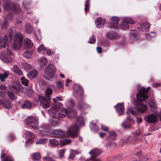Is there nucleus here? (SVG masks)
Returning <instances> with one entry per match:
<instances>
[{
	"mask_svg": "<svg viewBox=\"0 0 161 161\" xmlns=\"http://www.w3.org/2000/svg\"><path fill=\"white\" fill-rule=\"evenodd\" d=\"M40 131V134L42 135H44L46 133L47 131L49 129V127L48 126H44L42 128Z\"/></svg>",
	"mask_w": 161,
	"mask_h": 161,
	"instance_id": "58836bf2",
	"label": "nucleus"
},
{
	"mask_svg": "<svg viewBox=\"0 0 161 161\" xmlns=\"http://www.w3.org/2000/svg\"><path fill=\"white\" fill-rule=\"evenodd\" d=\"M56 72V69L55 66L52 64H49L45 69L44 76L47 79L53 77Z\"/></svg>",
	"mask_w": 161,
	"mask_h": 161,
	"instance_id": "423d86ee",
	"label": "nucleus"
},
{
	"mask_svg": "<svg viewBox=\"0 0 161 161\" xmlns=\"http://www.w3.org/2000/svg\"><path fill=\"white\" fill-rule=\"evenodd\" d=\"M39 101L41 103V105L44 108H47L49 107V102L50 101H49L45 98V97L42 96H38Z\"/></svg>",
	"mask_w": 161,
	"mask_h": 161,
	"instance_id": "f3484780",
	"label": "nucleus"
},
{
	"mask_svg": "<svg viewBox=\"0 0 161 161\" xmlns=\"http://www.w3.org/2000/svg\"><path fill=\"white\" fill-rule=\"evenodd\" d=\"M144 119L147 123L155 124L158 121V116L156 114L153 113L146 116Z\"/></svg>",
	"mask_w": 161,
	"mask_h": 161,
	"instance_id": "9b49d317",
	"label": "nucleus"
},
{
	"mask_svg": "<svg viewBox=\"0 0 161 161\" xmlns=\"http://www.w3.org/2000/svg\"><path fill=\"white\" fill-rule=\"evenodd\" d=\"M25 122L27 125L31 127L34 130H37L39 128L38 120L35 117H28L25 119Z\"/></svg>",
	"mask_w": 161,
	"mask_h": 161,
	"instance_id": "0eeeda50",
	"label": "nucleus"
},
{
	"mask_svg": "<svg viewBox=\"0 0 161 161\" xmlns=\"http://www.w3.org/2000/svg\"><path fill=\"white\" fill-rule=\"evenodd\" d=\"M38 36L37 35V34L36 32H34V35L35 38L37 41H40L42 39V36L41 35V31L40 29L38 30Z\"/></svg>",
	"mask_w": 161,
	"mask_h": 161,
	"instance_id": "5fc2aeb1",
	"label": "nucleus"
},
{
	"mask_svg": "<svg viewBox=\"0 0 161 161\" xmlns=\"http://www.w3.org/2000/svg\"><path fill=\"white\" fill-rule=\"evenodd\" d=\"M33 52L31 51H27L24 52L23 55L24 57L27 58H31Z\"/></svg>",
	"mask_w": 161,
	"mask_h": 161,
	"instance_id": "de8ad7c7",
	"label": "nucleus"
},
{
	"mask_svg": "<svg viewBox=\"0 0 161 161\" xmlns=\"http://www.w3.org/2000/svg\"><path fill=\"white\" fill-rule=\"evenodd\" d=\"M130 38L134 41L137 40L139 38L138 34L134 30H132L130 33Z\"/></svg>",
	"mask_w": 161,
	"mask_h": 161,
	"instance_id": "c85d7f7f",
	"label": "nucleus"
},
{
	"mask_svg": "<svg viewBox=\"0 0 161 161\" xmlns=\"http://www.w3.org/2000/svg\"><path fill=\"white\" fill-rule=\"evenodd\" d=\"M49 142L52 146L56 147L58 146V142L55 139H50L49 140Z\"/></svg>",
	"mask_w": 161,
	"mask_h": 161,
	"instance_id": "c03bdc74",
	"label": "nucleus"
},
{
	"mask_svg": "<svg viewBox=\"0 0 161 161\" xmlns=\"http://www.w3.org/2000/svg\"><path fill=\"white\" fill-rule=\"evenodd\" d=\"M132 134L134 136H138L141 134L140 130L138 129L137 130L134 131L132 133Z\"/></svg>",
	"mask_w": 161,
	"mask_h": 161,
	"instance_id": "052dcab7",
	"label": "nucleus"
},
{
	"mask_svg": "<svg viewBox=\"0 0 161 161\" xmlns=\"http://www.w3.org/2000/svg\"><path fill=\"white\" fill-rule=\"evenodd\" d=\"M67 115H68L69 118H75L76 115V111L75 110L68 111L64 108L61 109L58 114V116L62 118L65 117Z\"/></svg>",
	"mask_w": 161,
	"mask_h": 161,
	"instance_id": "1a4fd4ad",
	"label": "nucleus"
},
{
	"mask_svg": "<svg viewBox=\"0 0 161 161\" xmlns=\"http://www.w3.org/2000/svg\"><path fill=\"white\" fill-rule=\"evenodd\" d=\"M139 25L140 27H138L139 29L143 31H148L150 28V25L146 21L140 23Z\"/></svg>",
	"mask_w": 161,
	"mask_h": 161,
	"instance_id": "412c9836",
	"label": "nucleus"
},
{
	"mask_svg": "<svg viewBox=\"0 0 161 161\" xmlns=\"http://www.w3.org/2000/svg\"><path fill=\"white\" fill-rule=\"evenodd\" d=\"M109 135L107 137L106 140L108 142L106 145V146L108 147H110L112 144V141H114L116 138V134L114 131L109 132Z\"/></svg>",
	"mask_w": 161,
	"mask_h": 161,
	"instance_id": "4468645a",
	"label": "nucleus"
},
{
	"mask_svg": "<svg viewBox=\"0 0 161 161\" xmlns=\"http://www.w3.org/2000/svg\"><path fill=\"white\" fill-rule=\"evenodd\" d=\"M150 89V87H147V88H142L136 94L137 99L139 102L137 103L135 106L137 112L143 113L147 110V108L146 106L142 104L141 102L148 98V96L147 93Z\"/></svg>",
	"mask_w": 161,
	"mask_h": 161,
	"instance_id": "f257e3e1",
	"label": "nucleus"
},
{
	"mask_svg": "<svg viewBox=\"0 0 161 161\" xmlns=\"http://www.w3.org/2000/svg\"><path fill=\"white\" fill-rule=\"evenodd\" d=\"M71 143V140L69 139H64L61 140L60 141V144L61 146L70 144Z\"/></svg>",
	"mask_w": 161,
	"mask_h": 161,
	"instance_id": "c9c22d12",
	"label": "nucleus"
},
{
	"mask_svg": "<svg viewBox=\"0 0 161 161\" xmlns=\"http://www.w3.org/2000/svg\"><path fill=\"white\" fill-rule=\"evenodd\" d=\"M43 161H56L54 158H50L47 156L43 158Z\"/></svg>",
	"mask_w": 161,
	"mask_h": 161,
	"instance_id": "13d9d810",
	"label": "nucleus"
},
{
	"mask_svg": "<svg viewBox=\"0 0 161 161\" xmlns=\"http://www.w3.org/2000/svg\"><path fill=\"white\" fill-rule=\"evenodd\" d=\"M148 104L151 108H155L156 107L155 103L152 100H149Z\"/></svg>",
	"mask_w": 161,
	"mask_h": 161,
	"instance_id": "4d7b16f0",
	"label": "nucleus"
},
{
	"mask_svg": "<svg viewBox=\"0 0 161 161\" xmlns=\"http://www.w3.org/2000/svg\"><path fill=\"white\" fill-rule=\"evenodd\" d=\"M7 21H0V26H2L3 29H6L8 26Z\"/></svg>",
	"mask_w": 161,
	"mask_h": 161,
	"instance_id": "09e8293b",
	"label": "nucleus"
},
{
	"mask_svg": "<svg viewBox=\"0 0 161 161\" xmlns=\"http://www.w3.org/2000/svg\"><path fill=\"white\" fill-rule=\"evenodd\" d=\"M140 161H151V159L147 156H143L140 159Z\"/></svg>",
	"mask_w": 161,
	"mask_h": 161,
	"instance_id": "0e129e2a",
	"label": "nucleus"
},
{
	"mask_svg": "<svg viewBox=\"0 0 161 161\" xmlns=\"http://www.w3.org/2000/svg\"><path fill=\"white\" fill-rule=\"evenodd\" d=\"M9 88L11 91L14 92H23L24 91V87L18 82H14Z\"/></svg>",
	"mask_w": 161,
	"mask_h": 161,
	"instance_id": "f8f14e48",
	"label": "nucleus"
},
{
	"mask_svg": "<svg viewBox=\"0 0 161 161\" xmlns=\"http://www.w3.org/2000/svg\"><path fill=\"white\" fill-rule=\"evenodd\" d=\"M0 105H3V107L7 109H10L12 107L10 102L7 99L3 101L0 100Z\"/></svg>",
	"mask_w": 161,
	"mask_h": 161,
	"instance_id": "5701e85b",
	"label": "nucleus"
},
{
	"mask_svg": "<svg viewBox=\"0 0 161 161\" xmlns=\"http://www.w3.org/2000/svg\"><path fill=\"white\" fill-rule=\"evenodd\" d=\"M134 123V121L133 119L127 117L126 120V123H123L121 124V126L124 129H128L130 128L131 125Z\"/></svg>",
	"mask_w": 161,
	"mask_h": 161,
	"instance_id": "6ab92c4d",
	"label": "nucleus"
},
{
	"mask_svg": "<svg viewBox=\"0 0 161 161\" xmlns=\"http://www.w3.org/2000/svg\"><path fill=\"white\" fill-rule=\"evenodd\" d=\"M77 121L80 125H82L84 124L83 119L81 116H80L77 119Z\"/></svg>",
	"mask_w": 161,
	"mask_h": 161,
	"instance_id": "e2e57ef3",
	"label": "nucleus"
},
{
	"mask_svg": "<svg viewBox=\"0 0 161 161\" xmlns=\"http://www.w3.org/2000/svg\"><path fill=\"white\" fill-rule=\"evenodd\" d=\"M13 14L10 13L7 14L4 18V20H11L13 19Z\"/></svg>",
	"mask_w": 161,
	"mask_h": 161,
	"instance_id": "864d4df0",
	"label": "nucleus"
},
{
	"mask_svg": "<svg viewBox=\"0 0 161 161\" xmlns=\"http://www.w3.org/2000/svg\"><path fill=\"white\" fill-rule=\"evenodd\" d=\"M41 155L39 153H36L33 154L32 157V160L34 161H38L40 160Z\"/></svg>",
	"mask_w": 161,
	"mask_h": 161,
	"instance_id": "4c0bfd02",
	"label": "nucleus"
},
{
	"mask_svg": "<svg viewBox=\"0 0 161 161\" xmlns=\"http://www.w3.org/2000/svg\"><path fill=\"white\" fill-rule=\"evenodd\" d=\"M23 68L26 70H28L32 68L31 66L26 62H23L22 63Z\"/></svg>",
	"mask_w": 161,
	"mask_h": 161,
	"instance_id": "37998d69",
	"label": "nucleus"
},
{
	"mask_svg": "<svg viewBox=\"0 0 161 161\" xmlns=\"http://www.w3.org/2000/svg\"><path fill=\"white\" fill-rule=\"evenodd\" d=\"M24 135L26 138L31 137L33 135V133L29 131L25 130L24 133Z\"/></svg>",
	"mask_w": 161,
	"mask_h": 161,
	"instance_id": "3c124183",
	"label": "nucleus"
},
{
	"mask_svg": "<svg viewBox=\"0 0 161 161\" xmlns=\"http://www.w3.org/2000/svg\"><path fill=\"white\" fill-rule=\"evenodd\" d=\"M8 76V72L7 71L5 72L3 74H0V80L3 82L4 81V79L7 78Z\"/></svg>",
	"mask_w": 161,
	"mask_h": 161,
	"instance_id": "a18cd8bd",
	"label": "nucleus"
},
{
	"mask_svg": "<svg viewBox=\"0 0 161 161\" xmlns=\"http://www.w3.org/2000/svg\"><path fill=\"white\" fill-rule=\"evenodd\" d=\"M90 127L91 130L94 132H98L99 130V128L96 124L93 122H91L90 124Z\"/></svg>",
	"mask_w": 161,
	"mask_h": 161,
	"instance_id": "2f4dec72",
	"label": "nucleus"
},
{
	"mask_svg": "<svg viewBox=\"0 0 161 161\" xmlns=\"http://www.w3.org/2000/svg\"><path fill=\"white\" fill-rule=\"evenodd\" d=\"M37 63L39 66H45L47 64V60L45 57H41L38 59Z\"/></svg>",
	"mask_w": 161,
	"mask_h": 161,
	"instance_id": "bb28decb",
	"label": "nucleus"
},
{
	"mask_svg": "<svg viewBox=\"0 0 161 161\" xmlns=\"http://www.w3.org/2000/svg\"><path fill=\"white\" fill-rule=\"evenodd\" d=\"M83 94V89L81 86L79 85H76L74 86V91L73 92L75 97L78 99L81 98Z\"/></svg>",
	"mask_w": 161,
	"mask_h": 161,
	"instance_id": "ddd939ff",
	"label": "nucleus"
},
{
	"mask_svg": "<svg viewBox=\"0 0 161 161\" xmlns=\"http://www.w3.org/2000/svg\"><path fill=\"white\" fill-rule=\"evenodd\" d=\"M89 5V2L87 0L85 4V12H87L88 10V7Z\"/></svg>",
	"mask_w": 161,
	"mask_h": 161,
	"instance_id": "338daca9",
	"label": "nucleus"
},
{
	"mask_svg": "<svg viewBox=\"0 0 161 161\" xmlns=\"http://www.w3.org/2000/svg\"><path fill=\"white\" fill-rule=\"evenodd\" d=\"M95 37L93 36L91 38H90L89 41L88 42V43L91 44H93L94 43L95 41Z\"/></svg>",
	"mask_w": 161,
	"mask_h": 161,
	"instance_id": "69168bd1",
	"label": "nucleus"
},
{
	"mask_svg": "<svg viewBox=\"0 0 161 161\" xmlns=\"http://www.w3.org/2000/svg\"><path fill=\"white\" fill-rule=\"evenodd\" d=\"M65 151V149H62L58 152V155L60 158H62L64 157V154Z\"/></svg>",
	"mask_w": 161,
	"mask_h": 161,
	"instance_id": "680f3d73",
	"label": "nucleus"
},
{
	"mask_svg": "<svg viewBox=\"0 0 161 161\" xmlns=\"http://www.w3.org/2000/svg\"><path fill=\"white\" fill-rule=\"evenodd\" d=\"M119 35L114 31L108 32L106 34V37L111 40L118 39L119 37Z\"/></svg>",
	"mask_w": 161,
	"mask_h": 161,
	"instance_id": "aec40b11",
	"label": "nucleus"
},
{
	"mask_svg": "<svg viewBox=\"0 0 161 161\" xmlns=\"http://www.w3.org/2000/svg\"><path fill=\"white\" fill-rule=\"evenodd\" d=\"M32 104L29 101L26 100L24 103L22 105V108L24 109H29L31 108Z\"/></svg>",
	"mask_w": 161,
	"mask_h": 161,
	"instance_id": "473e14b6",
	"label": "nucleus"
},
{
	"mask_svg": "<svg viewBox=\"0 0 161 161\" xmlns=\"http://www.w3.org/2000/svg\"><path fill=\"white\" fill-rule=\"evenodd\" d=\"M90 107L91 106L86 103L82 99L78 102L77 108L80 111H83L86 109L90 108Z\"/></svg>",
	"mask_w": 161,
	"mask_h": 161,
	"instance_id": "dca6fc26",
	"label": "nucleus"
},
{
	"mask_svg": "<svg viewBox=\"0 0 161 161\" xmlns=\"http://www.w3.org/2000/svg\"><path fill=\"white\" fill-rule=\"evenodd\" d=\"M23 39V36L20 33H17L15 34L13 45V47L14 50H18L20 48L22 44Z\"/></svg>",
	"mask_w": 161,
	"mask_h": 161,
	"instance_id": "6e6552de",
	"label": "nucleus"
},
{
	"mask_svg": "<svg viewBox=\"0 0 161 161\" xmlns=\"http://www.w3.org/2000/svg\"><path fill=\"white\" fill-rule=\"evenodd\" d=\"M79 129L77 125L75 124L71 126L70 128L68 129L67 134L63 132H60L59 134L57 135V136H61L64 137H67L70 136L72 138L76 137L78 134Z\"/></svg>",
	"mask_w": 161,
	"mask_h": 161,
	"instance_id": "20e7f679",
	"label": "nucleus"
},
{
	"mask_svg": "<svg viewBox=\"0 0 161 161\" xmlns=\"http://www.w3.org/2000/svg\"><path fill=\"white\" fill-rule=\"evenodd\" d=\"M22 5L26 9H29L32 7V2L31 0H24Z\"/></svg>",
	"mask_w": 161,
	"mask_h": 161,
	"instance_id": "cd10ccee",
	"label": "nucleus"
},
{
	"mask_svg": "<svg viewBox=\"0 0 161 161\" xmlns=\"http://www.w3.org/2000/svg\"><path fill=\"white\" fill-rule=\"evenodd\" d=\"M24 46L25 48L29 49L33 46V43L28 38H26L24 41Z\"/></svg>",
	"mask_w": 161,
	"mask_h": 161,
	"instance_id": "393cba45",
	"label": "nucleus"
},
{
	"mask_svg": "<svg viewBox=\"0 0 161 161\" xmlns=\"http://www.w3.org/2000/svg\"><path fill=\"white\" fill-rule=\"evenodd\" d=\"M12 30H11L9 35H5L4 39L0 37V49L5 47V45L8 44L10 42L12 39Z\"/></svg>",
	"mask_w": 161,
	"mask_h": 161,
	"instance_id": "9d476101",
	"label": "nucleus"
},
{
	"mask_svg": "<svg viewBox=\"0 0 161 161\" xmlns=\"http://www.w3.org/2000/svg\"><path fill=\"white\" fill-rule=\"evenodd\" d=\"M118 113L120 114H123L124 112V106L123 103H119L115 106Z\"/></svg>",
	"mask_w": 161,
	"mask_h": 161,
	"instance_id": "b1692460",
	"label": "nucleus"
},
{
	"mask_svg": "<svg viewBox=\"0 0 161 161\" xmlns=\"http://www.w3.org/2000/svg\"><path fill=\"white\" fill-rule=\"evenodd\" d=\"M1 158L2 159V161H12V158L9 156L5 157L4 153H3L1 156Z\"/></svg>",
	"mask_w": 161,
	"mask_h": 161,
	"instance_id": "e433bc0d",
	"label": "nucleus"
},
{
	"mask_svg": "<svg viewBox=\"0 0 161 161\" xmlns=\"http://www.w3.org/2000/svg\"><path fill=\"white\" fill-rule=\"evenodd\" d=\"M105 21H95V23L97 28H101L103 27L105 24Z\"/></svg>",
	"mask_w": 161,
	"mask_h": 161,
	"instance_id": "f704fd0d",
	"label": "nucleus"
},
{
	"mask_svg": "<svg viewBox=\"0 0 161 161\" xmlns=\"http://www.w3.org/2000/svg\"><path fill=\"white\" fill-rule=\"evenodd\" d=\"M46 48L44 47L43 44L41 45L37 48V52L40 53L41 52L43 51L44 52L45 51Z\"/></svg>",
	"mask_w": 161,
	"mask_h": 161,
	"instance_id": "8fccbe9b",
	"label": "nucleus"
},
{
	"mask_svg": "<svg viewBox=\"0 0 161 161\" xmlns=\"http://www.w3.org/2000/svg\"><path fill=\"white\" fill-rule=\"evenodd\" d=\"M56 87L54 88V89L55 90H62L63 89V85L62 82L60 81H58L56 82Z\"/></svg>",
	"mask_w": 161,
	"mask_h": 161,
	"instance_id": "a19ab883",
	"label": "nucleus"
},
{
	"mask_svg": "<svg viewBox=\"0 0 161 161\" xmlns=\"http://www.w3.org/2000/svg\"><path fill=\"white\" fill-rule=\"evenodd\" d=\"M119 21H111L110 24H108V26L111 28H119L121 29L127 30L129 28V24H133L135 23V21H122L121 25H119L118 23Z\"/></svg>",
	"mask_w": 161,
	"mask_h": 161,
	"instance_id": "7ed1b4c3",
	"label": "nucleus"
},
{
	"mask_svg": "<svg viewBox=\"0 0 161 161\" xmlns=\"http://www.w3.org/2000/svg\"><path fill=\"white\" fill-rule=\"evenodd\" d=\"M7 55H8L9 57L8 58V57H5L3 58L1 56V59L4 62L9 63L12 62L13 60L12 58L10 57L13 56L12 53L8 50L7 52Z\"/></svg>",
	"mask_w": 161,
	"mask_h": 161,
	"instance_id": "4be33fe9",
	"label": "nucleus"
},
{
	"mask_svg": "<svg viewBox=\"0 0 161 161\" xmlns=\"http://www.w3.org/2000/svg\"><path fill=\"white\" fill-rule=\"evenodd\" d=\"M80 151H78L77 153L76 151H73V152H71L69 154L68 157V159L69 160H73L75 157L76 154H80Z\"/></svg>",
	"mask_w": 161,
	"mask_h": 161,
	"instance_id": "79ce46f5",
	"label": "nucleus"
},
{
	"mask_svg": "<svg viewBox=\"0 0 161 161\" xmlns=\"http://www.w3.org/2000/svg\"><path fill=\"white\" fill-rule=\"evenodd\" d=\"M47 139L46 138H43L41 139L39 141L37 140L36 142V144H44L47 143Z\"/></svg>",
	"mask_w": 161,
	"mask_h": 161,
	"instance_id": "6e6d98bb",
	"label": "nucleus"
},
{
	"mask_svg": "<svg viewBox=\"0 0 161 161\" xmlns=\"http://www.w3.org/2000/svg\"><path fill=\"white\" fill-rule=\"evenodd\" d=\"M28 80L25 79V77L24 76L21 77V82L23 85L25 86H28Z\"/></svg>",
	"mask_w": 161,
	"mask_h": 161,
	"instance_id": "49530a36",
	"label": "nucleus"
},
{
	"mask_svg": "<svg viewBox=\"0 0 161 161\" xmlns=\"http://www.w3.org/2000/svg\"><path fill=\"white\" fill-rule=\"evenodd\" d=\"M38 72L36 70H33L27 73V76L30 79L35 78L38 75Z\"/></svg>",
	"mask_w": 161,
	"mask_h": 161,
	"instance_id": "c756f323",
	"label": "nucleus"
},
{
	"mask_svg": "<svg viewBox=\"0 0 161 161\" xmlns=\"http://www.w3.org/2000/svg\"><path fill=\"white\" fill-rule=\"evenodd\" d=\"M53 92L52 90L50 88H47L46 91V97L45 98L49 101H50V96L52 94Z\"/></svg>",
	"mask_w": 161,
	"mask_h": 161,
	"instance_id": "72a5a7b5",
	"label": "nucleus"
},
{
	"mask_svg": "<svg viewBox=\"0 0 161 161\" xmlns=\"http://www.w3.org/2000/svg\"><path fill=\"white\" fill-rule=\"evenodd\" d=\"M132 19L131 17H129L119 18L116 16H113L111 18L110 20H132Z\"/></svg>",
	"mask_w": 161,
	"mask_h": 161,
	"instance_id": "7c9ffc66",
	"label": "nucleus"
},
{
	"mask_svg": "<svg viewBox=\"0 0 161 161\" xmlns=\"http://www.w3.org/2000/svg\"><path fill=\"white\" fill-rule=\"evenodd\" d=\"M11 69L15 73L19 76L23 75V72L16 65H14Z\"/></svg>",
	"mask_w": 161,
	"mask_h": 161,
	"instance_id": "a878e982",
	"label": "nucleus"
},
{
	"mask_svg": "<svg viewBox=\"0 0 161 161\" xmlns=\"http://www.w3.org/2000/svg\"><path fill=\"white\" fill-rule=\"evenodd\" d=\"M57 100L62 101H63V98L61 96L57 97L54 98L53 100L55 103L51 107V108L48 111L49 114L52 117L56 116L58 111L63 106L61 103L56 102Z\"/></svg>",
	"mask_w": 161,
	"mask_h": 161,
	"instance_id": "f03ea898",
	"label": "nucleus"
},
{
	"mask_svg": "<svg viewBox=\"0 0 161 161\" xmlns=\"http://www.w3.org/2000/svg\"><path fill=\"white\" fill-rule=\"evenodd\" d=\"M25 31L28 34L31 33L33 31V27L29 24H27L25 25Z\"/></svg>",
	"mask_w": 161,
	"mask_h": 161,
	"instance_id": "ea45409f",
	"label": "nucleus"
},
{
	"mask_svg": "<svg viewBox=\"0 0 161 161\" xmlns=\"http://www.w3.org/2000/svg\"><path fill=\"white\" fill-rule=\"evenodd\" d=\"M44 53H47V54L49 56L52 55L53 53V52L49 49H46V50Z\"/></svg>",
	"mask_w": 161,
	"mask_h": 161,
	"instance_id": "774afa93",
	"label": "nucleus"
},
{
	"mask_svg": "<svg viewBox=\"0 0 161 161\" xmlns=\"http://www.w3.org/2000/svg\"><path fill=\"white\" fill-rule=\"evenodd\" d=\"M3 7L5 10H11L16 14L19 13L21 11V8L18 4L14 3L11 4V2L4 3Z\"/></svg>",
	"mask_w": 161,
	"mask_h": 161,
	"instance_id": "39448f33",
	"label": "nucleus"
},
{
	"mask_svg": "<svg viewBox=\"0 0 161 161\" xmlns=\"http://www.w3.org/2000/svg\"><path fill=\"white\" fill-rule=\"evenodd\" d=\"M8 95L9 98L11 100H14V94L10 91L8 92Z\"/></svg>",
	"mask_w": 161,
	"mask_h": 161,
	"instance_id": "bf43d9fd",
	"label": "nucleus"
},
{
	"mask_svg": "<svg viewBox=\"0 0 161 161\" xmlns=\"http://www.w3.org/2000/svg\"><path fill=\"white\" fill-rule=\"evenodd\" d=\"M102 153V151L98 149L95 148L91 150L89 153L91 155V158L93 161H97V157L100 154Z\"/></svg>",
	"mask_w": 161,
	"mask_h": 161,
	"instance_id": "2eb2a0df",
	"label": "nucleus"
},
{
	"mask_svg": "<svg viewBox=\"0 0 161 161\" xmlns=\"http://www.w3.org/2000/svg\"><path fill=\"white\" fill-rule=\"evenodd\" d=\"M137 139L132 138H130L129 136H127L125 137L124 139H121L119 142L120 144L122 145L125 144L130 143H133L134 142L137 141Z\"/></svg>",
	"mask_w": 161,
	"mask_h": 161,
	"instance_id": "a211bd4d",
	"label": "nucleus"
},
{
	"mask_svg": "<svg viewBox=\"0 0 161 161\" xmlns=\"http://www.w3.org/2000/svg\"><path fill=\"white\" fill-rule=\"evenodd\" d=\"M130 113H131L133 115H136V112L131 107L129 108L126 111V114L128 116L129 115V114Z\"/></svg>",
	"mask_w": 161,
	"mask_h": 161,
	"instance_id": "603ef678",
	"label": "nucleus"
}]
</instances>
